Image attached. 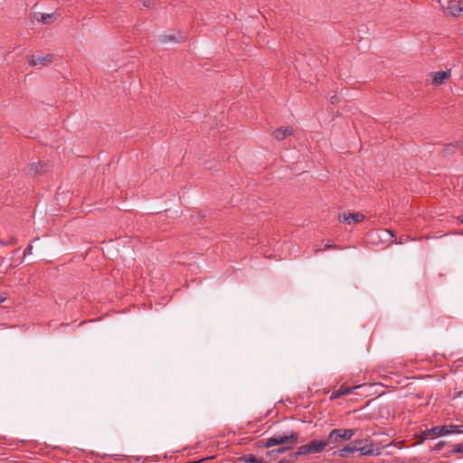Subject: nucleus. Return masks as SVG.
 Wrapping results in <instances>:
<instances>
[{
  "instance_id": "nucleus-26",
  "label": "nucleus",
  "mask_w": 463,
  "mask_h": 463,
  "mask_svg": "<svg viewBox=\"0 0 463 463\" xmlns=\"http://www.w3.org/2000/svg\"><path fill=\"white\" fill-rule=\"evenodd\" d=\"M340 100L339 97L337 95H334L330 98V103L331 104H336Z\"/></svg>"
},
{
  "instance_id": "nucleus-8",
  "label": "nucleus",
  "mask_w": 463,
  "mask_h": 463,
  "mask_svg": "<svg viewBox=\"0 0 463 463\" xmlns=\"http://www.w3.org/2000/svg\"><path fill=\"white\" fill-rule=\"evenodd\" d=\"M30 65L36 66V65H46L48 63H51L52 61V58L51 55H39V54H33L30 57Z\"/></svg>"
},
{
  "instance_id": "nucleus-12",
  "label": "nucleus",
  "mask_w": 463,
  "mask_h": 463,
  "mask_svg": "<svg viewBox=\"0 0 463 463\" xmlns=\"http://www.w3.org/2000/svg\"><path fill=\"white\" fill-rule=\"evenodd\" d=\"M293 134L291 127L279 128L273 132V137L278 140H283Z\"/></svg>"
},
{
  "instance_id": "nucleus-3",
  "label": "nucleus",
  "mask_w": 463,
  "mask_h": 463,
  "mask_svg": "<svg viewBox=\"0 0 463 463\" xmlns=\"http://www.w3.org/2000/svg\"><path fill=\"white\" fill-rule=\"evenodd\" d=\"M463 432V425H442L436 426L430 430H426L423 431V435L425 437H439L445 436L451 433H462Z\"/></svg>"
},
{
  "instance_id": "nucleus-20",
  "label": "nucleus",
  "mask_w": 463,
  "mask_h": 463,
  "mask_svg": "<svg viewBox=\"0 0 463 463\" xmlns=\"http://www.w3.org/2000/svg\"><path fill=\"white\" fill-rule=\"evenodd\" d=\"M242 460L245 462V463H257L258 462V458L255 457L254 455L252 454H247V455H244L242 456Z\"/></svg>"
},
{
  "instance_id": "nucleus-23",
  "label": "nucleus",
  "mask_w": 463,
  "mask_h": 463,
  "mask_svg": "<svg viewBox=\"0 0 463 463\" xmlns=\"http://www.w3.org/2000/svg\"><path fill=\"white\" fill-rule=\"evenodd\" d=\"M2 245L7 246V245H14L16 243L15 238L12 237L9 241H0Z\"/></svg>"
},
{
  "instance_id": "nucleus-13",
  "label": "nucleus",
  "mask_w": 463,
  "mask_h": 463,
  "mask_svg": "<svg viewBox=\"0 0 463 463\" xmlns=\"http://www.w3.org/2000/svg\"><path fill=\"white\" fill-rule=\"evenodd\" d=\"M360 449V454L363 456H374L379 454V452H375L371 439H366V444H364Z\"/></svg>"
},
{
  "instance_id": "nucleus-15",
  "label": "nucleus",
  "mask_w": 463,
  "mask_h": 463,
  "mask_svg": "<svg viewBox=\"0 0 463 463\" xmlns=\"http://www.w3.org/2000/svg\"><path fill=\"white\" fill-rule=\"evenodd\" d=\"M258 443L259 448H270L279 445L278 435L269 438L266 441L260 440Z\"/></svg>"
},
{
  "instance_id": "nucleus-17",
  "label": "nucleus",
  "mask_w": 463,
  "mask_h": 463,
  "mask_svg": "<svg viewBox=\"0 0 463 463\" xmlns=\"http://www.w3.org/2000/svg\"><path fill=\"white\" fill-rule=\"evenodd\" d=\"M159 41L162 43H168L171 42H179L174 34H162L159 36Z\"/></svg>"
},
{
  "instance_id": "nucleus-31",
  "label": "nucleus",
  "mask_w": 463,
  "mask_h": 463,
  "mask_svg": "<svg viewBox=\"0 0 463 463\" xmlns=\"http://www.w3.org/2000/svg\"><path fill=\"white\" fill-rule=\"evenodd\" d=\"M5 301V298L0 294V304Z\"/></svg>"
},
{
  "instance_id": "nucleus-16",
  "label": "nucleus",
  "mask_w": 463,
  "mask_h": 463,
  "mask_svg": "<svg viewBox=\"0 0 463 463\" xmlns=\"http://www.w3.org/2000/svg\"><path fill=\"white\" fill-rule=\"evenodd\" d=\"M34 18L38 21V22H42L43 24H51L53 20H54V14H42V13H37V14H34Z\"/></svg>"
},
{
  "instance_id": "nucleus-28",
  "label": "nucleus",
  "mask_w": 463,
  "mask_h": 463,
  "mask_svg": "<svg viewBox=\"0 0 463 463\" xmlns=\"http://www.w3.org/2000/svg\"><path fill=\"white\" fill-rule=\"evenodd\" d=\"M257 463H272V462L270 461V459H269V461H267V460H264L263 458H258Z\"/></svg>"
},
{
  "instance_id": "nucleus-11",
  "label": "nucleus",
  "mask_w": 463,
  "mask_h": 463,
  "mask_svg": "<svg viewBox=\"0 0 463 463\" xmlns=\"http://www.w3.org/2000/svg\"><path fill=\"white\" fill-rule=\"evenodd\" d=\"M450 76V70L448 71H439L433 74L432 82L435 85H441L444 83L446 80H448Z\"/></svg>"
},
{
  "instance_id": "nucleus-21",
  "label": "nucleus",
  "mask_w": 463,
  "mask_h": 463,
  "mask_svg": "<svg viewBox=\"0 0 463 463\" xmlns=\"http://www.w3.org/2000/svg\"><path fill=\"white\" fill-rule=\"evenodd\" d=\"M456 151V146L453 145V144H448L444 148H443V154L444 155H452L454 154Z\"/></svg>"
},
{
  "instance_id": "nucleus-32",
  "label": "nucleus",
  "mask_w": 463,
  "mask_h": 463,
  "mask_svg": "<svg viewBox=\"0 0 463 463\" xmlns=\"http://www.w3.org/2000/svg\"><path fill=\"white\" fill-rule=\"evenodd\" d=\"M387 232H389L392 237L394 236L392 232H391L390 230H386Z\"/></svg>"
},
{
  "instance_id": "nucleus-1",
  "label": "nucleus",
  "mask_w": 463,
  "mask_h": 463,
  "mask_svg": "<svg viewBox=\"0 0 463 463\" xmlns=\"http://www.w3.org/2000/svg\"><path fill=\"white\" fill-rule=\"evenodd\" d=\"M328 445L327 438L323 440L313 439L307 444L299 446L297 451L290 453L289 457L291 458H297L307 454L320 453L324 451Z\"/></svg>"
},
{
  "instance_id": "nucleus-6",
  "label": "nucleus",
  "mask_w": 463,
  "mask_h": 463,
  "mask_svg": "<svg viewBox=\"0 0 463 463\" xmlns=\"http://www.w3.org/2000/svg\"><path fill=\"white\" fill-rule=\"evenodd\" d=\"M364 219V215L361 213H343L338 214V221L347 224L357 223Z\"/></svg>"
},
{
  "instance_id": "nucleus-14",
  "label": "nucleus",
  "mask_w": 463,
  "mask_h": 463,
  "mask_svg": "<svg viewBox=\"0 0 463 463\" xmlns=\"http://www.w3.org/2000/svg\"><path fill=\"white\" fill-rule=\"evenodd\" d=\"M354 452H356V449H355V447H353L351 445V441H350L346 446H345L342 449H339L338 450L335 451L333 454L338 455L341 458H348L351 454H354Z\"/></svg>"
},
{
  "instance_id": "nucleus-9",
  "label": "nucleus",
  "mask_w": 463,
  "mask_h": 463,
  "mask_svg": "<svg viewBox=\"0 0 463 463\" xmlns=\"http://www.w3.org/2000/svg\"><path fill=\"white\" fill-rule=\"evenodd\" d=\"M279 445L298 442L299 434L297 431H290L288 434L278 435Z\"/></svg>"
},
{
  "instance_id": "nucleus-10",
  "label": "nucleus",
  "mask_w": 463,
  "mask_h": 463,
  "mask_svg": "<svg viewBox=\"0 0 463 463\" xmlns=\"http://www.w3.org/2000/svg\"><path fill=\"white\" fill-rule=\"evenodd\" d=\"M291 447H280L278 449H271L266 453V457L270 459L272 463H282V461L278 462V455L283 454L286 451L289 450Z\"/></svg>"
},
{
  "instance_id": "nucleus-27",
  "label": "nucleus",
  "mask_w": 463,
  "mask_h": 463,
  "mask_svg": "<svg viewBox=\"0 0 463 463\" xmlns=\"http://www.w3.org/2000/svg\"><path fill=\"white\" fill-rule=\"evenodd\" d=\"M325 249H326V250H329V249H338V247H337L336 245H334V244H331V243H329V242H328V243H326V244L325 245Z\"/></svg>"
},
{
  "instance_id": "nucleus-24",
  "label": "nucleus",
  "mask_w": 463,
  "mask_h": 463,
  "mask_svg": "<svg viewBox=\"0 0 463 463\" xmlns=\"http://www.w3.org/2000/svg\"><path fill=\"white\" fill-rule=\"evenodd\" d=\"M32 250H33V245L32 244H29L24 250V256H27V255H30L32 254Z\"/></svg>"
},
{
  "instance_id": "nucleus-30",
  "label": "nucleus",
  "mask_w": 463,
  "mask_h": 463,
  "mask_svg": "<svg viewBox=\"0 0 463 463\" xmlns=\"http://www.w3.org/2000/svg\"><path fill=\"white\" fill-rule=\"evenodd\" d=\"M463 394V390L461 392H458L455 394V398L461 397Z\"/></svg>"
},
{
  "instance_id": "nucleus-7",
  "label": "nucleus",
  "mask_w": 463,
  "mask_h": 463,
  "mask_svg": "<svg viewBox=\"0 0 463 463\" xmlns=\"http://www.w3.org/2000/svg\"><path fill=\"white\" fill-rule=\"evenodd\" d=\"M361 385H355L352 387L345 386V384H342L336 391L333 392L330 400H335L338 399L344 395H347L351 393L354 389L360 388Z\"/></svg>"
},
{
  "instance_id": "nucleus-22",
  "label": "nucleus",
  "mask_w": 463,
  "mask_h": 463,
  "mask_svg": "<svg viewBox=\"0 0 463 463\" xmlns=\"http://www.w3.org/2000/svg\"><path fill=\"white\" fill-rule=\"evenodd\" d=\"M446 442L445 441H439L432 449L433 451H440L442 449V448L445 446Z\"/></svg>"
},
{
  "instance_id": "nucleus-2",
  "label": "nucleus",
  "mask_w": 463,
  "mask_h": 463,
  "mask_svg": "<svg viewBox=\"0 0 463 463\" xmlns=\"http://www.w3.org/2000/svg\"><path fill=\"white\" fill-rule=\"evenodd\" d=\"M354 433L355 430L353 429H334L327 436V442L335 447L344 441L350 440Z\"/></svg>"
},
{
  "instance_id": "nucleus-4",
  "label": "nucleus",
  "mask_w": 463,
  "mask_h": 463,
  "mask_svg": "<svg viewBox=\"0 0 463 463\" xmlns=\"http://www.w3.org/2000/svg\"><path fill=\"white\" fill-rule=\"evenodd\" d=\"M439 3L441 8L452 16H458L463 11V1L439 0Z\"/></svg>"
},
{
  "instance_id": "nucleus-29",
  "label": "nucleus",
  "mask_w": 463,
  "mask_h": 463,
  "mask_svg": "<svg viewBox=\"0 0 463 463\" xmlns=\"http://www.w3.org/2000/svg\"><path fill=\"white\" fill-rule=\"evenodd\" d=\"M457 221L459 222V223H463V215H459L457 217Z\"/></svg>"
},
{
  "instance_id": "nucleus-5",
  "label": "nucleus",
  "mask_w": 463,
  "mask_h": 463,
  "mask_svg": "<svg viewBox=\"0 0 463 463\" xmlns=\"http://www.w3.org/2000/svg\"><path fill=\"white\" fill-rule=\"evenodd\" d=\"M51 165L48 161H39L28 165L27 174L31 176H37L49 171Z\"/></svg>"
},
{
  "instance_id": "nucleus-25",
  "label": "nucleus",
  "mask_w": 463,
  "mask_h": 463,
  "mask_svg": "<svg viewBox=\"0 0 463 463\" xmlns=\"http://www.w3.org/2000/svg\"><path fill=\"white\" fill-rule=\"evenodd\" d=\"M153 5H154L153 0H144L143 1V5L145 7L150 8Z\"/></svg>"
},
{
  "instance_id": "nucleus-18",
  "label": "nucleus",
  "mask_w": 463,
  "mask_h": 463,
  "mask_svg": "<svg viewBox=\"0 0 463 463\" xmlns=\"http://www.w3.org/2000/svg\"><path fill=\"white\" fill-rule=\"evenodd\" d=\"M456 453H462L463 454V444H456V445H454L451 449L448 450L445 453V456L449 457V456H450L452 454H456Z\"/></svg>"
},
{
  "instance_id": "nucleus-19",
  "label": "nucleus",
  "mask_w": 463,
  "mask_h": 463,
  "mask_svg": "<svg viewBox=\"0 0 463 463\" xmlns=\"http://www.w3.org/2000/svg\"><path fill=\"white\" fill-rule=\"evenodd\" d=\"M364 444H366V439H354V440H352L351 441V445L353 447H355L356 449V451H359L361 450V447H363Z\"/></svg>"
}]
</instances>
